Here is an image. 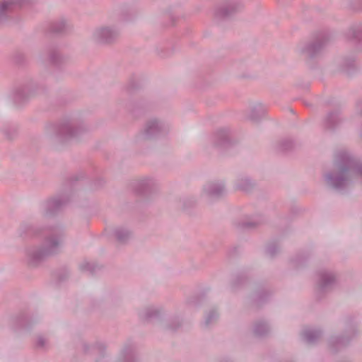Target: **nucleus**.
<instances>
[{"label":"nucleus","instance_id":"nucleus-17","mask_svg":"<svg viewBox=\"0 0 362 362\" xmlns=\"http://www.w3.org/2000/svg\"><path fill=\"white\" fill-rule=\"evenodd\" d=\"M93 348L98 351H103L106 349V345L102 341H98L93 345Z\"/></svg>","mask_w":362,"mask_h":362},{"label":"nucleus","instance_id":"nucleus-3","mask_svg":"<svg viewBox=\"0 0 362 362\" xmlns=\"http://www.w3.org/2000/svg\"><path fill=\"white\" fill-rule=\"evenodd\" d=\"M119 37V28L113 25H102L94 28L91 34L92 40L100 45H111Z\"/></svg>","mask_w":362,"mask_h":362},{"label":"nucleus","instance_id":"nucleus-4","mask_svg":"<svg viewBox=\"0 0 362 362\" xmlns=\"http://www.w3.org/2000/svg\"><path fill=\"white\" fill-rule=\"evenodd\" d=\"M69 199L66 195H58L42 202L40 205V212L45 216H52L60 211L69 202Z\"/></svg>","mask_w":362,"mask_h":362},{"label":"nucleus","instance_id":"nucleus-10","mask_svg":"<svg viewBox=\"0 0 362 362\" xmlns=\"http://www.w3.org/2000/svg\"><path fill=\"white\" fill-rule=\"evenodd\" d=\"M133 231L127 226H120L115 229V235L117 240L122 244L127 243L132 237Z\"/></svg>","mask_w":362,"mask_h":362},{"label":"nucleus","instance_id":"nucleus-7","mask_svg":"<svg viewBox=\"0 0 362 362\" xmlns=\"http://www.w3.org/2000/svg\"><path fill=\"white\" fill-rule=\"evenodd\" d=\"M115 362H136V350L134 341L127 342L123 345Z\"/></svg>","mask_w":362,"mask_h":362},{"label":"nucleus","instance_id":"nucleus-16","mask_svg":"<svg viewBox=\"0 0 362 362\" xmlns=\"http://www.w3.org/2000/svg\"><path fill=\"white\" fill-rule=\"evenodd\" d=\"M47 344V339L42 336H38L36 339V346L38 348H45Z\"/></svg>","mask_w":362,"mask_h":362},{"label":"nucleus","instance_id":"nucleus-6","mask_svg":"<svg viewBox=\"0 0 362 362\" xmlns=\"http://www.w3.org/2000/svg\"><path fill=\"white\" fill-rule=\"evenodd\" d=\"M28 2V0H4L0 3V23L9 17L12 11Z\"/></svg>","mask_w":362,"mask_h":362},{"label":"nucleus","instance_id":"nucleus-14","mask_svg":"<svg viewBox=\"0 0 362 362\" xmlns=\"http://www.w3.org/2000/svg\"><path fill=\"white\" fill-rule=\"evenodd\" d=\"M2 132L7 139H11L16 134V128L13 125L8 124L3 127Z\"/></svg>","mask_w":362,"mask_h":362},{"label":"nucleus","instance_id":"nucleus-9","mask_svg":"<svg viewBox=\"0 0 362 362\" xmlns=\"http://www.w3.org/2000/svg\"><path fill=\"white\" fill-rule=\"evenodd\" d=\"M18 233L24 238L37 236L41 234L42 228L29 223H23L19 228Z\"/></svg>","mask_w":362,"mask_h":362},{"label":"nucleus","instance_id":"nucleus-8","mask_svg":"<svg viewBox=\"0 0 362 362\" xmlns=\"http://www.w3.org/2000/svg\"><path fill=\"white\" fill-rule=\"evenodd\" d=\"M136 94V77L132 75L127 81L122 88V95L125 100L132 102Z\"/></svg>","mask_w":362,"mask_h":362},{"label":"nucleus","instance_id":"nucleus-19","mask_svg":"<svg viewBox=\"0 0 362 362\" xmlns=\"http://www.w3.org/2000/svg\"><path fill=\"white\" fill-rule=\"evenodd\" d=\"M83 349L86 351H88V346L87 344H84L83 345Z\"/></svg>","mask_w":362,"mask_h":362},{"label":"nucleus","instance_id":"nucleus-13","mask_svg":"<svg viewBox=\"0 0 362 362\" xmlns=\"http://www.w3.org/2000/svg\"><path fill=\"white\" fill-rule=\"evenodd\" d=\"M49 59L52 63L57 64L62 60V55L57 49H52L49 53Z\"/></svg>","mask_w":362,"mask_h":362},{"label":"nucleus","instance_id":"nucleus-2","mask_svg":"<svg viewBox=\"0 0 362 362\" xmlns=\"http://www.w3.org/2000/svg\"><path fill=\"white\" fill-rule=\"evenodd\" d=\"M86 131V126L75 116L64 117L58 123L50 124L47 127V133L57 141L62 143L77 139Z\"/></svg>","mask_w":362,"mask_h":362},{"label":"nucleus","instance_id":"nucleus-1","mask_svg":"<svg viewBox=\"0 0 362 362\" xmlns=\"http://www.w3.org/2000/svg\"><path fill=\"white\" fill-rule=\"evenodd\" d=\"M64 228L52 227L41 247L31 246L25 250V261L31 267L37 266L46 257L55 254L63 242Z\"/></svg>","mask_w":362,"mask_h":362},{"label":"nucleus","instance_id":"nucleus-11","mask_svg":"<svg viewBox=\"0 0 362 362\" xmlns=\"http://www.w3.org/2000/svg\"><path fill=\"white\" fill-rule=\"evenodd\" d=\"M35 320L26 315H21L17 318V323L22 328H28Z\"/></svg>","mask_w":362,"mask_h":362},{"label":"nucleus","instance_id":"nucleus-18","mask_svg":"<svg viewBox=\"0 0 362 362\" xmlns=\"http://www.w3.org/2000/svg\"><path fill=\"white\" fill-rule=\"evenodd\" d=\"M80 267L82 270H87V271H90L93 269L91 264H90L89 262L82 263L80 265Z\"/></svg>","mask_w":362,"mask_h":362},{"label":"nucleus","instance_id":"nucleus-15","mask_svg":"<svg viewBox=\"0 0 362 362\" xmlns=\"http://www.w3.org/2000/svg\"><path fill=\"white\" fill-rule=\"evenodd\" d=\"M66 27V23L64 21L54 23L52 25V30L55 33H61L64 31Z\"/></svg>","mask_w":362,"mask_h":362},{"label":"nucleus","instance_id":"nucleus-12","mask_svg":"<svg viewBox=\"0 0 362 362\" xmlns=\"http://www.w3.org/2000/svg\"><path fill=\"white\" fill-rule=\"evenodd\" d=\"M134 13V8L131 9L128 6H124L121 11V20L124 22H127L132 18Z\"/></svg>","mask_w":362,"mask_h":362},{"label":"nucleus","instance_id":"nucleus-5","mask_svg":"<svg viewBox=\"0 0 362 362\" xmlns=\"http://www.w3.org/2000/svg\"><path fill=\"white\" fill-rule=\"evenodd\" d=\"M33 90V83L18 85L13 89L11 93V100L16 105H21L28 100Z\"/></svg>","mask_w":362,"mask_h":362}]
</instances>
